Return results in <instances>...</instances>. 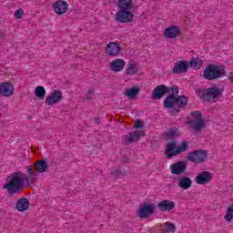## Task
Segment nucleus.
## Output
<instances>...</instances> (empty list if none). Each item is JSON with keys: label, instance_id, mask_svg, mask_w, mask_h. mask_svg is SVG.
Listing matches in <instances>:
<instances>
[{"label": "nucleus", "instance_id": "f257e3e1", "mask_svg": "<svg viewBox=\"0 0 233 233\" xmlns=\"http://www.w3.org/2000/svg\"><path fill=\"white\" fill-rule=\"evenodd\" d=\"M28 183V175L17 171L11 174L7 183L4 185L3 188L7 190L9 196H15L25 189V184Z\"/></svg>", "mask_w": 233, "mask_h": 233}, {"label": "nucleus", "instance_id": "f03ea898", "mask_svg": "<svg viewBox=\"0 0 233 233\" xmlns=\"http://www.w3.org/2000/svg\"><path fill=\"white\" fill-rule=\"evenodd\" d=\"M227 76V70L224 66L209 64L204 70L203 77L208 81H216Z\"/></svg>", "mask_w": 233, "mask_h": 233}, {"label": "nucleus", "instance_id": "7ed1b4c3", "mask_svg": "<svg viewBox=\"0 0 233 233\" xmlns=\"http://www.w3.org/2000/svg\"><path fill=\"white\" fill-rule=\"evenodd\" d=\"M225 92V86H215L209 88H206L202 90V96H200L206 102L213 101V103H217L223 96V93Z\"/></svg>", "mask_w": 233, "mask_h": 233}, {"label": "nucleus", "instance_id": "20e7f679", "mask_svg": "<svg viewBox=\"0 0 233 233\" xmlns=\"http://www.w3.org/2000/svg\"><path fill=\"white\" fill-rule=\"evenodd\" d=\"M170 92H176V94H179V87H177V86H172L171 87H168L165 85L157 86V87L153 90L151 99L158 101V99H161V97L167 96V94H170Z\"/></svg>", "mask_w": 233, "mask_h": 233}, {"label": "nucleus", "instance_id": "39448f33", "mask_svg": "<svg viewBox=\"0 0 233 233\" xmlns=\"http://www.w3.org/2000/svg\"><path fill=\"white\" fill-rule=\"evenodd\" d=\"M191 116L194 119L189 121V126L193 130H202L205 127V120H203V115H201L200 111H194L191 113Z\"/></svg>", "mask_w": 233, "mask_h": 233}, {"label": "nucleus", "instance_id": "423d86ee", "mask_svg": "<svg viewBox=\"0 0 233 233\" xmlns=\"http://www.w3.org/2000/svg\"><path fill=\"white\" fill-rule=\"evenodd\" d=\"M207 156H208L207 151L198 149V150L190 152L187 155V159L188 161H191V163H203V161L207 159Z\"/></svg>", "mask_w": 233, "mask_h": 233}, {"label": "nucleus", "instance_id": "0eeeda50", "mask_svg": "<svg viewBox=\"0 0 233 233\" xmlns=\"http://www.w3.org/2000/svg\"><path fill=\"white\" fill-rule=\"evenodd\" d=\"M156 211V205L154 204H144L137 211L138 218L141 219H147L149 216Z\"/></svg>", "mask_w": 233, "mask_h": 233}, {"label": "nucleus", "instance_id": "6e6552de", "mask_svg": "<svg viewBox=\"0 0 233 233\" xmlns=\"http://www.w3.org/2000/svg\"><path fill=\"white\" fill-rule=\"evenodd\" d=\"M63 101V93L60 90H53L52 93L46 96V105L52 106L56 103Z\"/></svg>", "mask_w": 233, "mask_h": 233}, {"label": "nucleus", "instance_id": "1a4fd4ad", "mask_svg": "<svg viewBox=\"0 0 233 233\" xmlns=\"http://www.w3.org/2000/svg\"><path fill=\"white\" fill-rule=\"evenodd\" d=\"M145 136V131L136 130L125 135L124 139L126 145H130V143H137L138 139H141Z\"/></svg>", "mask_w": 233, "mask_h": 233}, {"label": "nucleus", "instance_id": "9d476101", "mask_svg": "<svg viewBox=\"0 0 233 233\" xmlns=\"http://www.w3.org/2000/svg\"><path fill=\"white\" fill-rule=\"evenodd\" d=\"M212 181V174L208 171H202L195 177L197 185H208Z\"/></svg>", "mask_w": 233, "mask_h": 233}, {"label": "nucleus", "instance_id": "9b49d317", "mask_svg": "<svg viewBox=\"0 0 233 233\" xmlns=\"http://www.w3.org/2000/svg\"><path fill=\"white\" fill-rule=\"evenodd\" d=\"M116 17L119 23H130L134 20V14L128 10L117 11Z\"/></svg>", "mask_w": 233, "mask_h": 233}, {"label": "nucleus", "instance_id": "f8f14e48", "mask_svg": "<svg viewBox=\"0 0 233 233\" xmlns=\"http://www.w3.org/2000/svg\"><path fill=\"white\" fill-rule=\"evenodd\" d=\"M187 147H167L165 150V155L167 159H171L175 156H179L181 152H187Z\"/></svg>", "mask_w": 233, "mask_h": 233}, {"label": "nucleus", "instance_id": "ddd939ff", "mask_svg": "<svg viewBox=\"0 0 233 233\" xmlns=\"http://www.w3.org/2000/svg\"><path fill=\"white\" fill-rule=\"evenodd\" d=\"M14 85L10 82H3L0 84V95L3 97H10V96H14Z\"/></svg>", "mask_w": 233, "mask_h": 233}, {"label": "nucleus", "instance_id": "4468645a", "mask_svg": "<svg viewBox=\"0 0 233 233\" xmlns=\"http://www.w3.org/2000/svg\"><path fill=\"white\" fill-rule=\"evenodd\" d=\"M121 52V46L116 42H110L106 46V54L109 56V57H116V56H119Z\"/></svg>", "mask_w": 233, "mask_h": 233}, {"label": "nucleus", "instance_id": "2eb2a0df", "mask_svg": "<svg viewBox=\"0 0 233 233\" xmlns=\"http://www.w3.org/2000/svg\"><path fill=\"white\" fill-rule=\"evenodd\" d=\"M171 174H175L176 176H181V174H185L187 171V162L186 161H178L170 166Z\"/></svg>", "mask_w": 233, "mask_h": 233}, {"label": "nucleus", "instance_id": "dca6fc26", "mask_svg": "<svg viewBox=\"0 0 233 233\" xmlns=\"http://www.w3.org/2000/svg\"><path fill=\"white\" fill-rule=\"evenodd\" d=\"M53 8L57 15H63L68 12V3L65 0H57L54 5Z\"/></svg>", "mask_w": 233, "mask_h": 233}, {"label": "nucleus", "instance_id": "f3484780", "mask_svg": "<svg viewBox=\"0 0 233 233\" xmlns=\"http://www.w3.org/2000/svg\"><path fill=\"white\" fill-rule=\"evenodd\" d=\"M177 136V131L173 128H169L167 133L162 135L163 139L165 141H170L167 143V147H177V142L174 141V138Z\"/></svg>", "mask_w": 233, "mask_h": 233}, {"label": "nucleus", "instance_id": "a211bd4d", "mask_svg": "<svg viewBox=\"0 0 233 233\" xmlns=\"http://www.w3.org/2000/svg\"><path fill=\"white\" fill-rule=\"evenodd\" d=\"M181 35V29H179L176 25H172L171 27L167 28L164 31V37H167V39H176L177 35Z\"/></svg>", "mask_w": 233, "mask_h": 233}, {"label": "nucleus", "instance_id": "6ab92c4d", "mask_svg": "<svg viewBox=\"0 0 233 233\" xmlns=\"http://www.w3.org/2000/svg\"><path fill=\"white\" fill-rule=\"evenodd\" d=\"M188 70V62L187 61H177L173 69V74H185Z\"/></svg>", "mask_w": 233, "mask_h": 233}, {"label": "nucleus", "instance_id": "aec40b11", "mask_svg": "<svg viewBox=\"0 0 233 233\" xmlns=\"http://www.w3.org/2000/svg\"><path fill=\"white\" fill-rule=\"evenodd\" d=\"M174 207H176V204H174L172 200H163L157 204V208L160 209L161 212H170L174 210Z\"/></svg>", "mask_w": 233, "mask_h": 233}, {"label": "nucleus", "instance_id": "412c9836", "mask_svg": "<svg viewBox=\"0 0 233 233\" xmlns=\"http://www.w3.org/2000/svg\"><path fill=\"white\" fill-rule=\"evenodd\" d=\"M192 187V179L188 177H182L178 179L177 187L188 190Z\"/></svg>", "mask_w": 233, "mask_h": 233}, {"label": "nucleus", "instance_id": "4be33fe9", "mask_svg": "<svg viewBox=\"0 0 233 233\" xmlns=\"http://www.w3.org/2000/svg\"><path fill=\"white\" fill-rule=\"evenodd\" d=\"M125 60L115 59L110 63V68L113 72H121L125 68Z\"/></svg>", "mask_w": 233, "mask_h": 233}, {"label": "nucleus", "instance_id": "5701e85b", "mask_svg": "<svg viewBox=\"0 0 233 233\" xmlns=\"http://www.w3.org/2000/svg\"><path fill=\"white\" fill-rule=\"evenodd\" d=\"M177 103V96L175 93L169 94L164 100L165 108H174Z\"/></svg>", "mask_w": 233, "mask_h": 233}, {"label": "nucleus", "instance_id": "b1692460", "mask_svg": "<svg viewBox=\"0 0 233 233\" xmlns=\"http://www.w3.org/2000/svg\"><path fill=\"white\" fill-rule=\"evenodd\" d=\"M35 168H36L39 174H43V172H46L48 170V162L46 160H38L34 164Z\"/></svg>", "mask_w": 233, "mask_h": 233}, {"label": "nucleus", "instance_id": "393cba45", "mask_svg": "<svg viewBox=\"0 0 233 233\" xmlns=\"http://www.w3.org/2000/svg\"><path fill=\"white\" fill-rule=\"evenodd\" d=\"M117 7L119 11L130 10L132 8L131 0H117Z\"/></svg>", "mask_w": 233, "mask_h": 233}, {"label": "nucleus", "instance_id": "a878e982", "mask_svg": "<svg viewBox=\"0 0 233 233\" xmlns=\"http://www.w3.org/2000/svg\"><path fill=\"white\" fill-rule=\"evenodd\" d=\"M29 202L26 198H20L16 202V208L19 210V212H25V210H28Z\"/></svg>", "mask_w": 233, "mask_h": 233}, {"label": "nucleus", "instance_id": "bb28decb", "mask_svg": "<svg viewBox=\"0 0 233 233\" xmlns=\"http://www.w3.org/2000/svg\"><path fill=\"white\" fill-rule=\"evenodd\" d=\"M37 169L35 167H32V166L27 167V177H28V183H33L34 179L37 177Z\"/></svg>", "mask_w": 233, "mask_h": 233}, {"label": "nucleus", "instance_id": "cd10ccee", "mask_svg": "<svg viewBox=\"0 0 233 233\" xmlns=\"http://www.w3.org/2000/svg\"><path fill=\"white\" fill-rule=\"evenodd\" d=\"M176 105L179 106V108H185L188 105V98L185 96H177Z\"/></svg>", "mask_w": 233, "mask_h": 233}, {"label": "nucleus", "instance_id": "c85d7f7f", "mask_svg": "<svg viewBox=\"0 0 233 233\" xmlns=\"http://www.w3.org/2000/svg\"><path fill=\"white\" fill-rule=\"evenodd\" d=\"M188 66L195 68V70H199V68L203 66V60L199 58H193L190 62H188Z\"/></svg>", "mask_w": 233, "mask_h": 233}, {"label": "nucleus", "instance_id": "c756f323", "mask_svg": "<svg viewBox=\"0 0 233 233\" xmlns=\"http://www.w3.org/2000/svg\"><path fill=\"white\" fill-rule=\"evenodd\" d=\"M127 76H134L137 74V66L134 62H130L126 69Z\"/></svg>", "mask_w": 233, "mask_h": 233}, {"label": "nucleus", "instance_id": "7c9ffc66", "mask_svg": "<svg viewBox=\"0 0 233 233\" xmlns=\"http://www.w3.org/2000/svg\"><path fill=\"white\" fill-rule=\"evenodd\" d=\"M139 94V87H131L127 88L125 91V95L127 96V97H130V99H134L136 96Z\"/></svg>", "mask_w": 233, "mask_h": 233}, {"label": "nucleus", "instance_id": "2f4dec72", "mask_svg": "<svg viewBox=\"0 0 233 233\" xmlns=\"http://www.w3.org/2000/svg\"><path fill=\"white\" fill-rule=\"evenodd\" d=\"M35 96L39 97V99H45V96H46V89L42 86H36L35 89Z\"/></svg>", "mask_w": 233, "mask_h": 233}, {"label": "nucleus", "instance_id": "473e14b6", "mask_svg": "<svg viewBox=\"0 0 233 233\" xmlns=\"http://www.w3.org/2000/svg\"><path fill=\"white\" fill-rule=\"evenodd\" d=\"M164 230L166 232L174 233L176 232V225L170 222H166L164 225Z\"/></svg>", "mask_w": 233, "mask_h": 233}, {"label": "nucleus", "instance_id": "72a5a7b5", "mask_svg": "<svg viewBox=\"0 0 233 233\" xmlns=\"http://www.w3.org/2000/svg\"><path fill=\"white\" fill-rule=\"evenodd\" d=\"M86 98L87 99V101H92V99H94V89H90L87 91V93L86 94Z\"/></svg>", "mask_w": 233, "mask_h": 233}, {"label": "nucleus", "instance_id": "f704fd0d", "mask_svg": "<svg viewBox=\"0 0 233 233\" xmlns=\"http://www.w3.org/2000/svg\"><path fill=\"white\" fill-rule=\"evenodd\" d=\"M24 14H25V11H23V9H18L15 12V17L16 19H21L23 17Z\"/></svg>", "mask_w": 233, "mask_h": 233}, {"label": "nucleus", "instance_id": "c9c22d12", "mask_svg": "<svg viewBox=\"0 0 233 233\" xmlns=\"http://www.w3.org/2000/svg\"><path fill=\"white\" fill-rule=\"evenodd\" d=\"M134 127L135 128H145V126H143V122L137 120L135 122Z\"/></svg>", "mask_w": 233, "mask_h": 233}, {"label": "nucleus", "instance_id": "e433bc0d", "mask_svg": "<svg viewBox=\"0 0 233 233\" xmlns=\"http://www.w3.org/2000/svg\"><path fill=\"white\" fill-rule=\"evenodd\" d=\"M128 161H130V160H129L128 157H124L121 159L122 165H126V163H128Z\"/></svg>", "mask_w": 233, "mask_h": 233}, {"label": "nucleus", "instance_id": "4c0bfd02", "mask_svg": "<svg viewBox=\"0 0 233 233\" xmlns=\"http://www.w3.org/2000/svg\"><path fill=\"white\" fill-rule=\"evenodd\" d=\"M171 116H176L177 114H179V109H173L170 111Z\"/></svg>", "mask_w": 233, "mask_h": 233}, {"label": "nucleus", "instance_id": "58836bf2", "mask_svg": "<svg viewBox=\"0 0 233 233\" xmlns=\"http://www.w3.org/2000/svg\"><path fill=\"white\" fill-rule=\"evenodd\" d=\"M228 79L230 81V83H233V72L229 73V76H228Z\"/></svg>", "mask_w": 233, "mask_h": 233}, {"label": "nucleus", "instance_id": "ea45409f", "mask_svg": "<svg viewBox=\"0 0 233 233\" xmlns=\"http://www.w3.org/2000/svg\"><path fill=\"white\" fill-rule=\"evenodd\" d=\"M180 147H188V141L187 140L182 141Z\"/></svg>", "mask_w": 233, "mask_h": 233}, {"label": "nucleus", "instance_id": "a19ab883", "mask_svg": "<svg viewBox=\"0 0 233 233\" xmlns=\"http://www.w3.org/2000/svg\"><path fill=\"white\" fill-rule=\"evenodd\" d=\"M122 174L120 171H113V176H121Z\"/></svg>", "mask_w": 233, "mask_h": 233}, {"label": "nucleus", "instance_id": "79ce46f5", "mask_svg": "<svg viewBox=\"0 0 233 233\" xmlns=\"http://www.w3.org/2000/svg\"><path fill=\"white\" fill-rule=\"evenodd\" d=\"M5 39V32L0 29V40Z\"/></svg>", "mask_w": 233, "mask_h": 233}, {"label": "nucleus", "instance_id": "37998d69", "mask_svg": "<svg viewBox=\"0 0 233 233\" xmlns=\"http://www.w3.org/2000/svg\"><path fill=\"white\" fill-rule=\"evenodd\" d=\"M95 123H96V125H99V123H101V118L96 117L95 118Z\"/></svg>", "mask_w": 233, "mask_h": 233}, {"label": "nucleus", "instance_id": "c03bdc74", "mask_svg": "<svg viewBox=\"0 0 233 233\" xmlns=\"http://www.w3.org/2000/svg\"><path fill=\"white\" fill-rule=\"evenodd\" d=\"M72 67L73 68H77V65L74 64V65H72Z\"/></svg>", "mask_w": 233, "mask_h": 233}, {"label": "nucleus", "instance_id": "a18cd8bd", "mask_svg": "<svg viewBox=\"0 0 233 233\" xmlns=\"http://www.w3.org/2000/svg\"><path fill=\"white\" fill-rule=\"evenodd\" d=\"M131 1V3H132V0H130Z\"/></svg>", "mask_w": 233, "mask_h": 233}]
</instances>
